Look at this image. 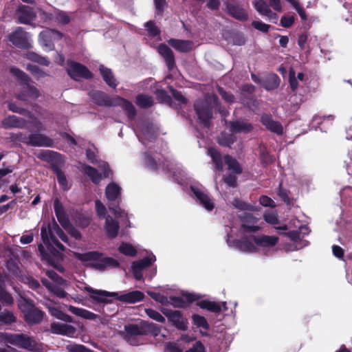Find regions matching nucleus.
Masks as SVG:
<instances>
[{"label":"nucleus","instance_id":"obj_11","mask_svg":"<svg viewBox=\"0 0 352 352\" xmlns=\"http://www.w3.org/2000/svg\"><path fill=\"white\" fill-rule=\"evenodd\" d=\"M10 72L23 83V91L16 96L18 100L26 102L28 98L36 99L40 96L38 89L29 84L30 78L25 72L14 67L10 68Z\"/></svg>","mask_w":352,"mask_h":352},{"label":"nucleus","instance_id":"obj_48","mask_svg":"<svg viewBox=\"0 0 352 352\" xmlns=\"http://www.w3.org/2000/svg\"><path fill=\"white\" fill-rule=\"evenodd\" d=\"M144 164L151 170H159L161 168V164H157L156 157H153L149 152L144 153Z\"/></svg>","mask_w":352,"mask_h":352},{"label":"nucleus","instance_id":"obj_8","mask_svg":"<svg viewBox=\"0 0 352 352\" xmlns=\"http://www.w3.org/2000/svg\"><path fill=\"white\" fill-rule=\"evenodd\" d=\"M57 235L63 242L67 243L70 247H74L69 242V238L59 227L54 219L52 222H43L41 229V236L43 242L47 246H55L59 250H65L64 245L59 242L55 236Z\"/></svg>","mask_w":352,"mask_h":352},{"label":"nucleus","instance_id":"obj_37","mask_svg":"<svg viewBox=\"0 0 352 352\" xmlns=\"http://www.w3.org/2000/svg\"><path fill=\"white\" fill-rule=\"evenodd\" d=\"M280 84V78L278 75L272 74L268 75L262 81V86L268 91L276 89Z\"/></svg>","mask_w":352,"mask_h":352},{"label":"nucleus","instance_id":"obj_1","mask_svg":"<svg viewBox=\"0 0 352 352\" xmlns=\"http://www.w3.org/2000/svg\"><path fill=\"white\" fill-rule=\"evenodd\" d=\"M233 229L234 227L226 229V243L229 247L234 248L243 252L253 253L271 248L277 243L278 240V237L274 236L250 234L239 241L233 238Z\"/></svg>","mask_w":352,"mask_h":352},{"label":"nucleus","instance_id":"obj_39","mask_svg":"<svg viewBox=\"0 0 352 352\" xmlns=\"http://www.w3.org/2000/svg\"><path fill=\"white\" fill-rule=\"evenodd\" d=\"M100 72L103 80L109 86L113 88L117 86V81L109 69L104 67L103 65H101L100 67Z\"/></svg>","mask_w":352,"mask_h":352},{"label":"nucleus","instance_id":"obj_17","mask_svg":"<svg viewBox=\"0 0 352 352\" xmlns=\"http://www.w3.org/2000/svg\"><path fill=\"white\" fill-rule=\"evenodd\" d=\"M66 70L68 75L75 80H78L81 78L86 79L92 78V74L87 67L74 61L67 62Z\"/></svg>","mask_w":352,"mask_h":352},{"label":"nucleus","instance_id":"obj_29","mask_svg":"<svg viewBox=\"0 0 352 352\" xmlns=\"http://www.w3.org/2000/svg\"><path fill=\"white\" fill-rule=\"evenodd\" d=\"M137 136L143 144L146 145V141L148 140L151 141L156 136L155 130L152 124H144L140 132H136Z\"/></svg>","mask_w":352,"mask_h":352},{"label":"nucleus","instance_id":"obj_60","mask_svg":"<svg viewBox=\"0 0 352 352\" xmlns=\"http://www.w3.org/2000/svg\"><path fill=\"white\" fill-rule=\"evenodd\" d=\"M42 36H50L52 41L61 39L63 34L58 31L54 30H46L42 31Z\"/></svg>","mask_w":352,"mask_h":352},{"label":"nucleus","instance_id":"obj_43","mask_svg":"<svg viewBox=\"0 0 352 352\" xmlns=\"http://www.w3.org/2000/svg\"><path fill=\"white\" fill-rule=\"evenodd\" d=\"M208 154L212 157L216 169L221 171L223 170V161L219 152L214 148H209L208 149Z\"/></svg>","mask_w":352,"mask_h":352},{"label":"nucleus","instance_id":"obj_51","mask_svg":"<svg viewBox=\"0 0 352 352\" xmlns=\"http://www.w3.org/2000/svg\"><path fill=\"white\" fill-rule=\"evenodd\" d=\"M199 305L202 309H206L214 313H218L221 311V305L214 302L203 300L199 303Z\"/></svg>","mask_w":352,"mask_h":352},{"label":"nucleus","instance_id":"obj_19","mask_svg":"<svg viewBox=\"0 0 352 352\" xmlns=\"http://www.w3.org/2000/svg\"><path fill=\"white\" fill-rule=\"evenodd\" d=\"M156 260L155 256L150 253L148 256L138 261L132 263V273L136 280H141L143 278V272Z\"/></svg>","mask_w":352,"mask_h":352},{"label":"nucleus","instance_id":"obj_34","mask_svg":"<svg viewBox=\"0 0 352 352\" xmlns=\"http://www.w3.org/2000/svg\"><path fill=\"white\" fill-rule=\"evenodd\" d=\"M227 10L228 13L240 21H245L248 19V15L245 10L238 5L228 3Z\"/></svg>","mask_w":352,"mask_h":352},{"label":"nucleus","instance_id":"obj_62","mask_svg":"<svg viewBox=\"0 0 352 352\" xmlns=\"http://www.w3.org/2000/svg\"><path fill=\"white\" fill-rule=\"evenodd\" d=\"M148 295L155 301L159 302L163 305H168L170 302L167 297L155 292H148Z\"/></svg>","mask_w":352,"mask_h":352},{"label":"nucleus","instance_id":"obj_63","mask_svg":"<svg viewBox=\"0 0 352 352\" xmlns=\"http://www.w3.org/2000/svg\"><path fill=\"white\" fill-rule=\"evenodd\" d=\"M109 208L112 213L115 214L116 217L118 218H126L127 217V214L125 213L124 210H122L119 206H114L112 203H111L109 206Z\"/></svg>","mask_w":352,"mask_h":352},{"label":"nucleus","instance_id":"obj_59","mask_svg":"<svg viewBox=\"0 0 352 352\" xmlns=\"http://www.w3.org/2000/svg\"><path fill=\"white\" fill-rule=\"evenodd\" d=\"M192 320L194 322V324L198 327H201L204 329H208L209 325L207 322V320L206 318L203 316H201L199 315H193L192 316Z\"/></svg>","mask_w":352,"mask_h":352},{"label":"nucleus","instance_id":"obj_15","mask_svg":"<svg viewBox=\"0 0 352 352\" xmlns=\"http://www.w3.org/2000/svg\"><path fill=\"white\" fill-rule=\"evenodd\" d=\"M217 104L218 98L216 96H211L204 100H198L195 103V109L199 121L205 126H208L209 120L212 118V106L210 103Z\"/></svg>","mask_w":352,"mask_h":352},{"label":"nucleus","instance_id":"obj_58","mask_svg":"<svg viewBox=\"0 0 352 352\" xmlns=\"http://www.w3.org/2000/svg\"><path fill=\"white\" fill-rule=\"evenodd\" d=\"M146 313L147 316L159 322H165V318L157 311L152 309H148L146 310Z\"/></svg>","mask_w":352,"mask_h":352},{"label":"nucleus","instance_id":"obj_41","mask_svg":"<svg viewBox=\"0 0 352 352\" xmlns=\"http://www.w3.org/2000/svg\"><path fill=\"white\" fill-rule=\"evenodd\" d=\"M170 44L177 50L182 52H189L192 47V43L189 41L171 39Z\"/></svg>","mask_w":352,"mask_h":352},{"label":"nucleus","instance_id":"obj_47","mask_svg":"<svg viewBox=\"0 0 352 352\" xmlns=\"http://www.w3.org/2000/svg\"><path fill=\"white\" fill-rule=\"evenodd\" d=\"M26 58L42 65L48 66L50 65V61L46 57L42 56L33 52H28L26 54Z\"/></svg>","mask_w":352,"mask_h":352},{"label":"nucleus","instance_id":"obj_36","mask_svg":"<svg viewBox=\"0 0 352 352\" xmlns=\"http://www.w3.org/2000/svg\"><path fill=\"white\" fill-rule=\"evenodd\" d=\"M69 311L73 314L87 320H95L98 318V315L90 311L82 308L76 307L72 305L69 307Z\"/></svg>","mask_w":352,"mask_h":352},{"label":"nucleus","instance_id":"obj_16","mask_svg":"<svg viewBox=\"0 0 352 352\" xmlns=\"http://www.w3.org/2000/svg\"><path fill=\"white\" fill-rule=\"evenodd\" d=\"M191 196L197 204L210 212L214 208V199L208 194L205 188L201 184L190 186Z\"/></svg>","mask_w":352,"mask_h":352},{"label":"nucleus","instance_id":"obj_28","mask_svg":"<svg viewBox=\"0 0 352 352\" xmlns=\"http://www.w3.org/2000/svg\"><path fill=\"white\" fill-rule=\"evenodd\" d=\"M261 121L270 131L278 135H281L283 133V128L281 124L278 121L274 120L270 116L267 114L263 115Z\"/></svg>","mask_w":352,"mask_h":352},{"label":"nucleus","instance_id":"obj_21","mask_svg":"<svg viewBox=\"0 0 352 352\" xmlns=\"http://www.w3.org/2000/svg\"><path fill=\"white\" fill-rule=\"evenodd\" d=\"M113 295L116 299L125 303H136L144 297V294L140 291L113 292Z\"/></svg>","mask_w":352,"mask_h":352},{"label":"nucleus","instance_id":"obj_55","mask_svg":"<svg viewBox=\"0 0 352 352\" xmlns=\"http://www.w3.org/2000/svg\"><path fill=\"white\" fill-rule=\"evenodd\" d=\"M232 204L235 208L242 210L256 211L258 210L257 207L248 204L237 199L233 201Z\"/></svg>","mask_w":352,"mask_h":352},{"label":"nucleus","instance_id":"obj_57","mask_svg":"<svg viewBox=\"0 0 352 352\" xmlns=\"http://www.w3.org/2000/svg\"><path fill=\"white\" fill-rule=\"evenodd\" d=\"M46 275L52 280V283H57L59 285H67V281L60 277L54 270H48L46 272Z\"/></svg>","mask_w":352,"mask_h":352},{"label":"nucleus","instance_id":"obj_33","mask_svg":"<svg viewBox=\"0 0 352 352\" xmlns=\"http://www.w3.org/2000/svg\"><path fill=\"white\" fill-rule=\"evenodd\" d=\"M86 155L88 160L92 164L98 163V167L103 171L104 177H108L111 175L108 164L105 162H98L96 158L95 152L91 149H87Z\"/></svg>","mask_w":352,"mask_h":352},{"label":"nucleus","instance_id":"obj_25","mask_svg":"<svg viewBox=\"0 0 352 352\" xmlns=\"http://www.w3.org/2000/svg\"><path fill=\"white\" fill-rule=\"evenodd\" d=\"M85 290L90 294V298L94 302L108 303L109 300L107 298L109 297H113V292L95 289L89 286L85 287Z\"/></svg>","mask_w":352,"mask_h":352},{"label":"nucleus","instance_id":"obj_13","mask_svg":"<svg viewBox=\"0 0 352 352\" xmlns=\"http://www.w3.org/2000/svg\"><path fill=\"white\" fill-rule=\"evenodd\" d=\"M154 326L153 323L142 322L140 324H130L124 326V339L131 345H138V337L147 333Z\"/></svg>","mask_w":352,"mask_h":352},{"label":"nucleus","instance_id":"obj_7","mask_svg":"<svg viewBox=\"0 0 352 352\" xmlns=\"http://www.w3.org/2000/svg\"><path fill=\"white\" fill-rule=\"evenodd\" d=\"M57 235L63 242L67 243L70 247H74L69 242V238L59 227L54 219L52 222H43L41 229V236L43 242L47 246H55L59 250H65L64 245L59 242L55 236Z\"/></svg>","mask_w":352,"mask_h":352},{"label":"nucleus","instance_id":"obj_20","mask_svg":"<svg viewBox=\"0 0 352 352\" xmlns=\"http://www.w3.org/2000/svg\"><path fill=\"white\" fill-rule=\"evenodd\" d=\"M9 40L18 47L25 49L31 47L29 34L21 27L9 35Z\"/></svg>","mask_w":352,"mask_h":352},{"label":"nucleus","instance_id":"obj_12","mask_svg":"<svg viewBox=\"0 0 352 352\" xmlns=\"http://www.w3.org/2000/svg\"><path fill=\"white\" fill-rule=\"evenodd\" d=\"M252 4L261 15L267 17L270 22L277 23L278 16L273 12L270 8L276 12H280L282 6L280 0H254Z\"/></svg>","mask_w":352,"mask_h":352},{"label":"nucleus","instance_id":"obj_64","mask_svg":"<svg viewBox=\"0 0 352 352\" xmlns=\"http://www.w3.org/2000/svg\"><path fill=\"white\" fill-rule=\"evenodd\" d=\"M70 352H92L90 349L81 344H70L68 346Z\"/></svg>","mask_w":352,"mask_h":352},{"label":"nucleus","instance_id":"obj_31","mask_svg":"<svg viewBox=\"0 0 352 352\" xmlns=\"http://www.w3.org/2000/svg\"><path fill=\"white\" fill-rule=\"evenodd\" d=\"M158 52L164 57L169 70L175 67V58L172 50L166 45L162 44L158 47Z\"/></svg>","mask_w":352,"mask_h":352},{"label":"nucleus","instance_id":"obj_23","mask_svg":"<svg viewBox=\"0 0 352 352\" xmlns=\"http://www.w3.org/2000/svg\"><path fill=\"white\" fill-rule=\"evenodd\" d=\"M226 125L232 133H248L253 130V125L243 119H239L232 122L226 121Z\"/></svg>","mask_w":352,"mask_h":352},{"label":"nucleus","instance_id":"obj_30","mask_svg":"<svg viewBox=\"0 0 352 352\" xmlns=\"http://www.w3.org/2000/svg\"><path fill=\"white\" fill-rule=\"evenodd\" d=\"M36 17L33 8L23 6L18 10V19L20 23L30 24Z\"/></svg>","mask_w":352,"mask_h":352},{"label":"nucleus","instance_id":"obj_10","mask_svg":"<svg viewBox=\"0 0 352 352\" xmlns=\"http://www.w3.org/2000/svg\"><path fill=\"white\" fill-rule=\"evenodd\" d=\"M3 340L32 352H42L43 351L41 343L25 334L0 333V342Z\"/></svg>","mask_w":352,"mask_h":352},{"label":"nucleus","instance_id":"obj_2","mask_svg":"<svg viewBox=\"0 0 352 352\" xmlns=\"http://www.w3.org/2000/svg\"><path fill=\"white\" fill-rule=\"evenodd\" d=\"M92 101L99 106L116 107L119 106L126 113L129 118L132 120L136 114L133 104L129 100L119 96L110 97L100 91H93L89 93Z\"/></svg>","mask_w":352,"mask_h":352},{"label":"nucleus","instance_id":"obj_4","mask_svg":"<svg viewBox=\"0 0 352 352\" xmlns=\"http://www.w3.org/2000/svg\"><path fill=\"white\" fill-rule=\"evenodd\" d=\"M57 235L63 242L67 243L70 247H74L69 242V238L59 227L54 219L52 222H43L41 229V236L43 242L47 246H55L59 250H65L64 245L59 242L55 236Z\"/></svg>","mask_w":352,"mask_h":352},{"label":"nucleus","instance_id":"obj_24","mask_svg":"<svg viewBox=\"0 0 352 352\" xmlns=\"http://www.w3.org/2000/svg\"><path fill=\"white\" fill-rule=\"evenodd\" d=\"M28 122L23 118L14 115L8 116L1 121V126L4 129H25Z\"/></svg>","mask_w":352,"mask_h":352},{"label":"nucleus","instance_id":"obj_40","mask_svg":"<svg viewBox=\"0 0 352 352\" xmlns=\"http://www.w3.org/2000/svg\"><path fill=\"white\" fill-rule=\"evenodd\" d=\"M105 229L109 237L115 238L119 230L118 223L109 216L106 218Z\"/></svg>","mask_w":352,"mask_h":352},{"label":"nucleus","instance_id":"obj_46","mask_svg":"<svg viewBox=\"0 0 352 352\" xmlns=\"http://www.w3.org/2000/svg\"><path fill=\"white\" fill-rule=\"evenodd\" d=\"M224 160L229 170L233 171L236 174L241 173L242 169L239 162L234 158L230 155H226L224 158Z\"/></svg>","mask_w":352,"mask_h":352},{"label":"nucleus","instance_id":"obj_22","mask_svg":"<svg viewBox=\"0 0 352 352\" xmlns=\"http://www.w3.org/2000/svg\"><path fill=\"white\" fill-rule=\"evenodd\" d=\"M54 141L40 133H33L28 136V146L34 147H52Z\"/></svg>","mask_w":352,"mask_h":352},{"label":"nucleus","instance_id":"obj_38","mask_svg":"<svg viewBox=\"0 0 352 352\" xmlns=\"http://www.w3.org/2000/svg\"><path fill=\"white\" fill-rule=\"evenodd\" d=\"M120 191L121 188L118 184L110 183L106 188V197L110 202L116 201L120 195Z\"/></svg>","mask_w":352,"mask_h":352},{"label":"nucleus","instance_id":"obj_54","mask_svg":"<svg viewBox=\"0 0 352 352\" xmlns=\"http://www.w3.org/2000/svg\"><path fill=\"white\" fill-rule=\"evenodd\" d=\"M259 155L261 161L263 164H268L273 161L272 157L269 154L264 145L261 144L259 146Z\"/></svg>","mask_w":352,"mask_h":352},{"label":"nucleus","instance_id":"obj_52","mask_svg":"<svg viewBox=\"0 0 352 352\" xmlns=\"http://www.w3.org/2000/svg\"><path fill=\"white\" fill-rule=\"evenodd\" d=\"M39 43L43 49L46 52L52 51L54 49V45L50 36H42V32L39 34Z\"/></svg>","mask_w":352,"mask_h":352},{"label":"nucleus","instance_id":"obj_61","mask_svg":"<svg viewBox=\"0 0 352 352\" xmlns=\"http://www.w3.org/2000/svg\"><path fill=\"white\" fill-rule=\"evenodd\" d=\"M145 28L151 36H155L160 33V30L152 21L146 22L145 23Z\"/></svg>","mask_w":352,"mask_h":352},{"label":"nucleus","instance_id":"obj_49","mask_svg":"<svg viewBox=\"0 0 352 352\" xmlns=\"http://www.w3.org/2000/svg\"><path fill=\"white\" fill-rule=\"evenodd\" d=\"M16 320V316L14 314L8 310H4L0 312V322L3 324H11Z\"/></svg>","mask_w":352,"mask_h":352},{"label":"nucleus","instance_id":"obj_3","mask_svg":"<svg viewBox=\"0 0 352 352\" xmlns=\"http://www.w3.org/2000/svg\"><path fill=\"white\" fill-rule=\"evenodd\" d=\"M57 235L63 242L67 243L70 247H74L69 242V238L59 227L54 219L52 222H43L41 229V236L43 242L47 246H55L59 250H65L64 245L59 242L55 236Z\"/></svg>","mask_w":352,"mask_h":352},{"label":"nucleus","instance_id":"obj_44","mask_svg":"<svg viewBox=\"0 0 352 352\" xmlns=\"http://www.w3.org/2000/svg\"><path fill=\"white\" fill-rule=\"evenodd\" d=\"M49 311L51 314V315L56 318L58 320H61L63 321H65L66 322H72L73 319L72 318L63 312L61 310H60L58 308L55 307H49Z\"/></svg>","mask_w":352,"mask_h":352},{"label":"nucleus","instance_id":"obj_32","mask_svg":"<svg viewBox=\"0 0 352 352\" xmlns=\"http://www.w3.org/2000/svg\"><path fill=\"white\" fill-rule=\"evenodd\" d=\"M41 282L51 292L54 294L59 298H65L66 296V292L62 287L66 285H59L57 283H52L50 280L45 278L41 279Z\"/></svg>","mask_w":352,"mask_h":352},{"label":"nucleus","instance_id":"obj_27","mask_svg":"<svg viewBox=\"0 0 352 352\" xmlns=\"http://www.w3.org/2000/svg\"><path fill=\"white\" fill-rule=\"evenodd\" d=\"M163 313L166 315L168 319L173 323V324L179 329H185L186 328V323L178 311L164 309Z\"/></svg>","mask_w":352,"mask_h":352},{"label":"nucleus","instance_id":"obj_45","mask_svg":"<svg viewBox=\"0 0 352 352\" xmlns=\"http://www.w3.org/2000/svg\"><path fill=\"white\" fill-rule=\"evenodd\" d=\"M137 105L140 108H148L153 104V99L151 96L145 94H139L136 97Z\"/></svg>","mask_w":352,"mask_h":352},{"label":"nucleus","instance_id":"obj_35","mask_svg":"<svg viewBox=\"0 0 352 352\" xmlns=\"http://www.w3.org/2000/svg\"><path fill=\"white\" fill-rule=\"evenodd\" d=\"M69 311L73 314L87 320H95L98 318V315L90 311L82 308L76 307L72 305L69 307Z\"/></svg>","mask_w":352,"mask_h":352},{"label":"nucleus","instance_id":"obj_26","mask_svg":"<svg viewBox=\"0 0 352 352\" xmlns=\"http://www.w3.org/2000/svg\"><path fill=\"white\" fill-rule=\"evenodd\" d=\"M51 329L54 333L69 337H73L76 331V328L73 326L58 322H52L51 324Z\"/></svg>","mask_w":352,"mask_h":352},{"label":"nucleus","instance_id":"obj_42","mask_svg":"<svg viewBox=\"0 0 352 352\" xmlns=\"http://www.w3.org/2000/svg\"><path fill=\"white\" fill-rule=\"evenodd\" d=\"M82 171L88 175L94 183L98 184L100 182L101 175L96 168L88 165H83Z\"/></svg>","mask_w":352,"mask_h":352},{"label":"nucleus","instance_id":"obj_9","mask_svg":"<svg viewBox=\"0 0 352 352\" xmlns=\"http://www.w3.org/2000/svg\"><path fill=\"white\" fill-rule=\"evenodd\" d=\"M76 257L82 261H93V266L101 271L117 268L120 266L116 259L111 257H102V254L97 251L78 253Z\"/></svg>","mask_w":352,"mask_h":352},{"label":"nucleus","instance_id":"obj_6","mask_svg":"<svg viewBox=\"0 0 352 352\" xmlns=\"http://www.w3.org/2000/svg\"><path fill=\"white\" fill-rule=\"evenodd\" d=\"M57 235L63 242L67 243L70 247H74L69 242V238L59 227L54 219L52 222H43L41 229V236L43 242L47 246H55L59 250H65L64 245L59 242L55 236Z\"/></svg>","mask_w":352,"mask_h":352},{"label":"nucleus","instance_id":"obj_50","mask_svg":"<svg viewBox=\"0 0 352 352\" xmlns=\"http://www.w3.org/2000/svg\"><path fill=\"white\" fill-rule=\"evenodd\" d=\"M118 250L120 253L129 256L133 257L137 254V250L128 243H122L118 248Z\"/></svg>","mask_w":352,"mask_h":352},{"label":"nucleus","instance_id":"obj_56","mask_svg":"<svg viewBox=\"0 0 352 352\" xmlns=\"http://www.w3.org/2000/svg\"><path fill=\"white\" fill-rule=\"evenodd\" d=\"M265 221L270 224L275 225L278 223V214L275 211H266L263 215Z\"/></svg>","mask_w":352,"mask_h":352},{"label":"nucleus","instance_id":"obj_5","mask_svg":"<svg viewBox=\"0 0 352 352\" xmlns=\"http://www.w3.org/2000/svg\"><path fill=\"white\" fill-rule=\"evenodd\" d=\"M57 235L63 242L67 243L70 247H74L69 242V238L59 227L54 219L52 222H43L41 229V236L43 242L47 246H55L59 250H65L64 245L59 242L55 236Z\"/></svg>","mask_w":352,"mask_h":352},{"label":"nucleus","instance_id":"obj_14","mask_svg":"<svg viewBox=\"0 0 352 352\" xmlns=\"http://www.w3.org/2000/svg\"><path fill=\"white\" fill-rule=\"evenodd\" d=\"M18 306L28 324H37L42 321L43 312L35 307L31 300L21 296L18 300Z\"/></svg>","mask_w":352,"mask_h":352},{"label":"nucleus","instance_id":"obj_18","mask_svg":"<svg viewBox=\"0 0 352 352\" xmlns=\"http://www.w3.org/2000/svg\"><path fill=\"white\" fill-rule=\"evenodd\" d=\"M241 221L240 231L244 237L249 236L250 233L255 232L259 230V227L256 225L258 219L252 214L247 212H243L239 215Z\"/></svg>","mask_w":352,"mask_h":352},{"label":"nucleus","instance_id":"obj_53","mask_svg":"<svg viewBox=\"0 0 352 352\" xmlns=\"http://www.w3.org/2000/svg\"><path fill=\"white\" fill-rule=\"evenodd\" d=\"M218 141L221 145L230 146L235 141V136L233 134L222 133Z\"/></svg>","mask_w":352,"mask_h":352}]
</instances>
